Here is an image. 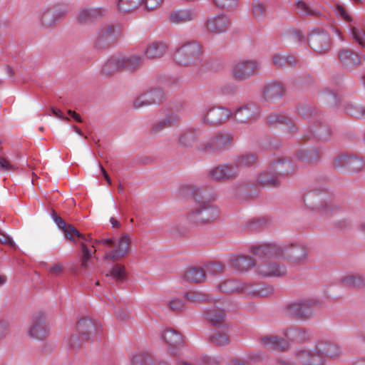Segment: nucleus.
<instances>
[{
  "mask_svg": "<svg viewBox=\"0 0 365 365\" xmlns=\"http://www.w3.org/2000/svg\"><path fill=\"white\" fill-rule=\"evenodd\" d=\"M195 13L191 9H179L171 12L170 22L175 24H181L194 19Z\"/></svg>",
  "mask_w": 365,
  "mask_h": 365,
  "instance_id": "bb28decb",
  "label": "nucleus"
},
{
  "mask_svg": "<svg viewBox=\"0 0 365 365\" xmlns=\"http://www.w3.org/2000/svg\"><path fill=\"white\" fill-rule=\"evenodd\" d=\"M131 238L128 234L122 235L118 240H113L112 249L105 253L104 259L113 262L123 259L130 252Z\"/></svg>",
  "mask_w": 365,
  "mask_h": 365,
  "instance_id": "423d86ee",
  "label": "nucleus"
},
{
  "mask_svg": "<svg viewBox=\"0 0 365 365\" xmlns=\"http://www.w3.org/2000/svg\"><path fill=\"white\" fill-rule=\"evenodd\" d=\"M143 58L138 55L120 56V62L123 68L128 70H133L137 68L141 63Z\"/></svg>",
  "mask_w": 365,
  "mask_h": 365,
  "instance_id": "58836bf2",
  "label": "nucleus"
},
{
  "mask_svg": "<svg viewBox=\"0 0 365 365\" xmlns=\"http://www.w3.org/2000/svg\"><path fill=\"white\" fill-rule=\"evenodd\" d=\"M310 47L319 54L327 53L331 48L329 34L324 29H313L308 36Z\"/></svg>",
  "mask_w": 365,
  "mask_h": 365,
  "instance_id": "39448f33",
  "label": "nucleus"
},
{
  "mask_svg": "<svg viewBox=\"0 0 365 365\" xmlns=\"http://www.w3.org/2000/svg\"><path fill=\"white\" fill-rule=\"evenodd\" d=\"M180 195L190 197L191 207L186 213L187 220L197 225H204L216 220L220 215L218 207L204 200L202 190L197 186L185 185L180 188Z\"/></svg>",
  "mask_w": 365,
  "mask_h": 365,
  "instance_id": "f257e3e1",
  "label": "nucleus"
},
{
  "mask_svg": "<svg viewBox=\"0 0 365 365\" xmlns=\"http://www.w3.org/2000/svg\"><path fill=\"white\" fill-rule=\"evenodd\" d=\"M184 278L191 282H201L205 278V271L201 267H192L186 270Z\"/></svg>",
  "mask_w": 365,
  "mask_h": 365,
  "instance_id": "4c0bfd02",
  "label": "nucleus"
},
{
  "mask_svg": "<svg viewBox=\"0 0 365 365\" xmlns=\"http://www.w3.org/2000/svg\"><path fill=\"white\" fill-rule=\"evenodd\" d=\"M336 14L339 17L347 22L352 21L351 16L349 14L346 9L341 5L336 6Z\"/></svg>",
  "mask_w": 365,
  "mask_h": 365,
  "instance_id": "052dcab7",
  "label": "nucleus"
},
{
  "mask_svg": "<svg viewBox=\"0 0 365 365\" xmlns=\"http://www.w3.org/2000/svg\"><path fill=\"white\" fill-rule=\"evenodd\" d=\"M239 175V169L234 165L222 164L213 168L209 173L210 178L215 181L233 180Z\"/></svg>",
  "mask_w": 365,
  "mask_h": 365,
  "instance_id": "9b49d317",
  "label": "nucleus"
},
{
  "mask_svg": "<svg viewBox=\"0 0 365 365\" xmlns=\"http://www.w3.org/2000/svg\"><path fill=\"white\" fill-rule=\"evenodd\" d=\"M267 121L270 125H284L287 132L295 130L296 123L294 120L286 114L272 113L267 117Z\"/></svg>",
  "mask_w": 365,
  "mask_h": 365,
  "instance_id": "412c9836",
  "label": "nucleus"
},
{
  "mask_svg": "<svg viewBox=\"0 0 365 365\" xmlns=\"http://www.w3.org/2000/svg\"><path fill=\"white\" fill-rule=\"evenodd\" d=\"M215 6L221 9H232L239 5V0H212Z\"/></svg>",
  "mask_w": 365,
  "mask_h": 365,
  "instance_id": "4d7b16f0",
  "label": "nucleus"
},
{
  "mask_svg": "<svg viewBox=\"0 0 365 365\" xmlns=\"http://www.w3.org/2000/svg\"><path fill=\"white\" fill-rule=\"evenodd\" d=\"M347 113L356 118H365V108L361 105H350L346 108Z\"/></svg>",
  "mask_w": 365,
  "mask_h": 365,
  "instance_id": "5fc2aeb1",
  "label": "nucleus"
},
{
  "mask_svg": "<svg viewBox=\"0 0 365 365\" xmlns=\"http://www.w3.org/2000/svg\"><path fill=\"white\" fill-rule=\"evenodd\" d=\"M53 218L57 226L61 229L67 240L76 243L79 240L81 233L73 225L66 223V222L59 216L54 214Z\"/></svg>",
  "mask_w": 365,
  "mask_h": 365,
  "instance_id": "4be33fe9",
  "label": "nucleus"
},
{
  "mask_svg": "<svg viewBox=\"0 0 365 365\" xmlns=\"http://www.w3.org/2000/svg\"><path fill=\"white\" fill-rule=\"evenodd\" d=\"M121 32V27L118 24H108L102 27L98 34L99 41L114 40Z\"/></svg>",
  "mask_w": 365,
  "mask_h": 365,
  "instance_id": "cd10ccee",
  "label": "nucleus"
},
{
  "mask_svg": "<svg viewBox=\"0 0 365 365\" xmlns=\"http://www.w3.org/2000/svg\"><path fill=\"white\" fill-rule=\"evenodd\" d=\"M202 47L195 41L182 45L175 53V60L180 65L190 66L197 65L202 58Z\"/></svg>",
  "mask_w": 365,
  "mask_h": 365,
  "instance_id": "7ed1b4c3",
  "label": "nucleus"
},
{
  "mask_svg": "<svg viewBox=\"0 0 365 365\" xmlns=\"http://www.w3.org/2000/svg\"><path fill=\"white\" fill-rule=\"evenodd\" d=\"M285 335L287 337L292 340H297L299 342L306 341L309 336L307 331L299 329H290L287 330V331L285 333Z\"/></svg>",
  "mask_w": 365,
  "mask_h": 365,
  "instance_id": "de8ad7c7",
  "label": "nucleus"
},
{
  "mask_svg": "<svg viewBox=\"0 0 365 365\" xmlns=\"http://www.w3.org/2000/svg\"><path fill=\"white\" fill-rule=\"evenodd\" d=\"M148 106H150V104L147 101V98H145L144 94H142L136 98L133 103V107L135 108H141Z\"/></svg>",
  "mask_w": 365,
  "mask_h": 365,
  "instance_id": "338daca9",
  "label": "nucleus"
},
{
  "mask_svg": "<svg viewBox=\"0 0 365 365\" xmlns=\"http://www.w3.org/2000/svg\"><path fill=\"white\" fill-rule=\"evenodd\" d=\"M285 93L284 86L279 82L267 83L263 89V98L267 102L275 103L279 101Z\"/></svg>",
  "mask_w": 365,
  "mask_h": 365,
  "instance_id": "6ab92c4d",
  "label": "nucleus"
},
{
  "mask_svg": "<svg viewBox=\"0 0 365 365\" xmlns=\"http://www.w3.org/2000/svg\"><path fill=\"white\" fill-rule=\"evenodd\" d=\"M77 328L80 334L86 337L88 334L91 333L94 325L91 319L83 318L78 321Z\"/></svg>",
  "mask_w": 365,
  "mask_h": 365,
  "instance_id": "8fccbe9b",
  "label": "nucleus"
},
{
  "mask_svg": "<svg viewBox=\"0 0 365 365\" xmlns=\"http://www.w3.org/2000/svg\"><path fill=\"white\" fill-rule=\"evenodd\" d=\"M187 301L193 303L204 302L207 299L205 294L198 292H188L185 297Z\"/></svg>",
  "mask_w": 365,
  "mask_h": 365,
  "instance_id": "bf43d9fd",
  "label": "nucleus"
},
{
  "mask_svg": "<svg viewBox=\"0 0 365 365\" xmlns=\"http://www.w3.org/2000/svg\"><path fill=\"white\" fill-rule=\"evenodd\" d=\"M261 343L268 350H284L289 346L287 340L276 336H263Z\"/></svg>",
  "mask_w": 365,
  "mask_h": 365,
  "instance_id": "a878e982",
  "label": "nucleus"
},
{
  "mask_svg": "<svg viewBox=\"0 0 365 365\" xmlns=\"http://www.w3.org/2000/svg\"><path fill=\"white\" fill-rule=\"evenodd\" d=\"M258 182L262 185L269 187H274L279 185L277 175H276L274 171H270L269 168L260 174L258 178Z\"/></svg>",
  "mask_w": 365,
  "mask_h": 365,
  "instance_id": "f704fd0d",
  "label": "nucleus"
},
{
  "mask_svg": "<svg viewBox=\"0 0 365 365\" xmlns=\"http://www.w3.org/2000/svg\"><path fill=\"white\" fill-rule=\"evenodd\" d=\"M132 363L133 365H151L153 361L150 357L143 358L141 355H136L133 357Z\"/></svg>",
  "mask_w": 365,
  "mask_h": 365,
  "instance_id": "e2e57ef3",
  "label": "nucleus"
},
{
  "mask_svg": "<svg viewBox=\"0 0 365 365\" xmlns=\"http://www.w3.org/2000/svg\"><path fill=\"white\" fill-rule=\"evenodd\" d=\"M67 12L66 8L60 6L43 8L41 10L38 18L41 26L47 29L53 26Z\"/></svg>",
  "mask_w": 365,
  "mask_h": 365,
  "instance_id": "6e6552de",
  "label": "nucleus"
},
{
  "mask_svg": "<svg viewBox=\"0 0 365 365\" xmlns=\"http://www.w3.org/2000/svg\"><path fill=\"white\" fill-rule=\"evenodd\" d=\"M125 274V267L122 264H116L111 268L109 274H107L106 276H112L117 280H121L124 279Z\"/></svg>",
  "mask_w": 365,
  "mask_h": 365,
  "instance_id": "6e6d98bb",
  "label": "nucleus"
},
{
  "mask_svg": "<svg viewBox=\"0 0 365 365\" xmlns=\"http://www.w3.org/2000/svg\"><path fill=\"white\" fill-rule=\"evenodd\" d=\"M252 252L262 259L265 258L269 260L274 257L284 259L295 265L304 264L307 261L306 249L297 245L282 247L274 244H265L253 247Z\"/></svg>",
  "mask_w": 365,
  "mask_h": 365,
  "instance_id": "f03ea898",
  "label": "nucleus"
},
{
  "mask_svg": "<svg viewBox=\"0 0 365 365\" xmlns=\"http://www.w3.org/2000/svg\"><path fill=\"white\" fill-rule=\"evenodd\" d=\"M317 351L322 356L324 365L326 363V357L336 360L339 359L343 354L339 345L327 340L320 341L317 344Z\"/></svg>",
  "mask_w": 365,
  "mask_h": 365,
  "instance_id": "4468645a",
  "label": "nucleus"
},
{
  "mask_svg": "<svg viewBox=\"0 0 365 365\" xmlns=\"http://www.w3.org/2000/svg\"><path fill=\"white\" fill-rule=\"evenodd\" d=\"M298 113L304 118H309L312 115L313 110L309 106L303 105L298 108Z\"/></svg>",
  "mask_w": 365,
  "mask_h": 365,
  "instance_id": "69168bd1",
  "label": "nucleus"
},
{
  "mask_svg": "<svg viewBox=\"0 0 365 365\" xmlns=\"http://www.w3.org/2000/svg\"><path fill=\"white\" fill-rule=\"evenodd\" d=\"M150 91L152 93V96H153L152 98L154 101V103H160L164 100V98L165 97V93L162 89L155 88V89H152Z\"/></svg>",
  "mask_w": 365,
  "mask_h": 365,
  "instance_id": "0e129e2a",
  "label": "nucleus"
},
{
  "mask_svg": "<svg viewBox=\"0 0 365 365\" xmlns=\"http://www.w3.org/2000/svg\"><path fill=\"white\" fill-rule=\"evenodd\" d=\"M179 143L185 147L195 145L199 150V145L205 143V140L199 139L197 132L193 129H187L181 132L179 137Z\"/></svg>",
  "mask_w": 365,
  "mask_h": 365,
  "instance_id": "b1692460",
  "label": "nucleus"
},
{
  "mask_svg": "<svg viewBox=\"0 0 365 365\" xmlns=\"http://www.w3.org/2000/svg\"><path fill=\"white\" fill-rule=\"evenodd\" d=\"M260 68V63L256 59H241L236 61L231 68L232 77L238 81L249 79Z\"/></svg>",
  "mask_w": 365,
  "mask_h": 365,
  "instance_id": "20e7f679",
  "label": "nucleus"
},
{
  "mask_svg": "<svg viewBox=\"0 0 365 365\" xmlns=\"http://www.w3.org/2000/svg\"><path fill=\"white\" fill-rule=\"evenodd\" d=\"M167 48L165 43L155 41L147 47L145 54L148 58H160L165 53Z\"/></svg>",
  "mask_w": 365,
  "mask_h": 365,
  "instance_id": "473e14b6",
  "label": "nucleus"
},
{
  "mask_svg": "<svg viewBox=\"0 0 365 365\" xmlns=\"http://www.w3.org/2000/svg\"><path fill=\"white\" fill-rule=\"evenodd\" d=\"M123 68L122 63L120 62V56H113L103 66L102 72L105 75H110L116 71Z\"/></svg>",
  "mask_w": 365,
  "mask_h": 365,
  "instance_id": "37998d69",
  "label": "nucleus"
},
{
  "mask_svg": "<svg viewBox=\"0 0 365 365\" xmlns=\"http://www.w3.org/2000/svg\"><path fill=\"white\" fill-rule=\"evenodd\" d=\"M270 171H274L276 175H287L293 170L292 165L286 159L280 158L271 163L269 166Z\"/></svg>",
  "mask_w": 365,
  "mask_h": 365,
  "instance_id": "7c9ffc66",
  "label": "nucleus"
},
{
  "mask_svg": "<svg viewBox=\"0 0 365 365\" xmlns=\"http://www.w3.org/2000/svg\"><path fill=\"white\" fill-rule=\"evenodd\" d=\"M205 317L214 325H220L224 320L225 313L219 309L213 308L205 312Z\"/></svg>",
  "mask_w": 365,
  "mask_h": 365,
  "instance_id": "c03bdc74",
  "label": "nucleus"
},
{
  "mask_svg": "<svg viewBox=\"0 0 365 365\" xmlns=\"http://www.w3.org/2000/svg\"><path fill=\"white\" fill-rule=\"evenodd\" d=\"M364 167L365 163L361 158L349 155L346 172H359Z\"/></svg>",
  "mask_w": 365,
  "mask_h": 365,
  "instance_id": "49530a36",
  "label": "nucleus"
},
{
  "mask_svg": "<svg viewBox=\"0 0 365 365\" xmlns=\"http://www.w3.org/2000/svg\"><path fill=\"white\" fill-rule=\"evenodd\" d=\"M339 58L341 63L347 68L359 65L361 62L359 55L349 50L341 51L339 53Z\"/></svg>",
  "mask_w": 365,
  "mask_h": 365,
  "instance_id": "72a5a7b5",
  "label": "nucleus"
},
{
  "mask_svg": "<svg viewBox=\"0 0 365 365\" xmlns=\"http://www.w3.org/2000/svg\"><path fill=\"white\" fill-rule=\"evenodd\" d=\"M257 159V158L255 154L246 153L238 156L233 163L240 170L242 168L252 165Z\"/></svg>",
  "mask_w": 365,
  "mask_h": 365,
  "instance_id": "a19ab883",
  "label": "nucleus"
},
{
  "mask_svg": "<svg viewBox=\"0 0 365 365\" xmlns=\"http://www.w3.org/2000/svg\"><path fill=\"white\" fill-rule=\"evenodd\" d=\"M163 338L168 345L170 354L173 356L178 355L183 345L182 336L175 330L168 329L164 331Z\"/></svg>",
  "mask_w": 365,
  "mask_h": 365,
  "instance_id": "a211bd4d",
  "label": "nucleus"
},
{
  "mask_svg": "<svg viewBox=\"0 0 365 365\" xmlns=\"http://www.w3.org/2000/svg\"><path fill=\"white\" fill-rule=\"evenodd\" d=\"M351 31L353 37L356 42H358L361 46L365 47V31L359 32L355 27L351 29Z\"/></svg>",
  "mask_w": 365,
  "mask_h": 365,
  "instance_id": "680f3d73",
  "label": "nucleus"
},
{
  "mask_svg": "<svg viewBox=\"0 0 365 365\" xmlns=\"http://www.w3.org/2000/svg\"><path fill=\"white\" fill-rule=\"evenodd\" d=\"M257 264L253 258L248 256H239L231 259L230 265L238 271H246Z\"/></svg>",
  "mask_w": 365,
  "mask_h": 365,
  "instance_id": "c85d7f7f",
  "label": "nucleus"
},
{
  "mask_svg": "<svg viewBox=\"0 0 365 365\" xmlns=\"http://www.w3.org/2000/svg\"><path fill=\"white\" fill-rule=\"evenodd\" d=\"M297 157L301 161L313 163L319 159V152L315 148H302L297 152Z\"/></svg>",
  "mask_w": 365,
  "mask_h": 365,
  "instance_id": "e433bc0d",
  "label": "nucleus"
},
{
  "mask_svg": "<svg viewBox=\"0 0 365 365\" xmlns=\"http://www.w3.org/2000/svg\"><path fill=\"white\" fill-rule=\"evenodd\" d=\"M322 303L317 299H309L296 302L290 306V311L302 319H309L313 316L314 310L319 308Z\"/></svg>",
  "mask_w": 365,
  "mask_h": 365,
  "instance_id": "1a4fd4ad",
  "label": "nucleus"
},
{
  "mask_svg": "<svg viewBox=\"0 0 365 365\" xmlns=\"http://www.w3.org/2000/svg\"><path fill=\"white\" fill-rule=\"evenodd\" d=\"M202 360L205 365H219L221 363V359L218 356L206 355L202 356Z\"/></svg>",
  "mask_w": 365,
  "mask_h": 365,
  "instance_id": "774afa93",
  "label": "nucleus"
},
{
  "mask_svg": "<svg viewBox=\"0 0 365 365\" xmlns=\"http://www.w3.org/2000/svg\"><path fill=\"white\" fill-rule=\"evenodd\" d=\"M267 6L258 0H254L252 4V14L257 20H262L266 16Z\"/></svg>",
  "mask_w": 365,
  "mask_h": 365,
  "instance_id": "a18cd8bd",
  "label": "nucleus"
},
{
  "mask_svg": "<svg viewBox=\"0 0 365 365\" xmlns=\"http://www.w3.org/2000/svg\"><path fill=\"white\" fill-rule=\"evenodd\" d=\"M325 194L321 191L312 190L305 194L304 201L306 205L312 210H321L324 209V200Z\"/></svg>",
  "mask_w": 365,
  "mask_h": 365,
  "instance_id": "5701e85b",
  "label": "nucleus"
},
{
  "mask_svg": "<svg viewBox=\"0 0 365 365\" xmlns=\"http://www.w3.org/2000/svg\"><path fill=\"white\" fill-rule=\"evenodd\" d=\"M232 140V136L227 133H218L215 136L205 140L204 144L199 145L202 150L212 152L222 149L229 145Z\"/></svg>",
  "mask_w": 365,
  "mask_h": 365,
  "instance_id": "2eb2a0df",
  "label": "nucleus"
},
{
  "mask_svg": "<svg viewBox=\"0 0 365 365\" xmlns=\"http://www.w3.org/2000/svg\"><path fill=\"white\" fill-rule=\"evenodd\" d=\"M80 246L82 252L80 259L81 268L86 269L88 267V262L91 259L92 256L96 253V250L94 249L93 251L89 250L87 245L83 242H80Z\"/></svg>",
  "mask_w": 365,
  "mask_h": 365,
  "instance_id": "79ce46f5",
  "label": "nucleus"
},
{
  "mask_svg": "<svg viewBox=\"0 0 365 365\" xmlns=\"http://www.w3.org/2000/svg\"><path fill=\"white\" fill-rule=\"evenodd\" d=\"M220 291L226 293H231L234 292H247L250 294L267 297L270 294L272 289L269 287L263 288L261 290L257 291L256 293L252 291H247L245 285L241 282L236 280H226L219 285Z\"/></svg>",
  "mask_w": 365,
  "mask_h": 365,
  "instance_id": "f8f14e48",
  "label": "nucleus"
},
{
  "mask_svg": "<svg viewBox=\"0 0 365 365\" xmlns=\"http://www.w3.org/2000/svg\"><path fill=\"white\" fill-rule=\"evenodd\" d=\"M297 9L298 11L304 15L318 16L319 12L310 8L304 1L299 0L297 1Z\"/></svg>",
  "mask_w": 365,
  "mask_h": 365,
  "instance_id": "864d4df0",
  "label": "nucleus"
},
{
  "mask_svg": "<svg viewBox=\"0 0 365 365\" xmlns=\"http://www.w3.org/2000/svg\"><path fill=\"white\" fill-rule=\"evenodd\" d=\"M273 64L278 68H287L297 64V58L288 53H277L272 56Z\"/></svg>",
  "mask_w": 365,
  "mask_h": 365,
  "instance_id": "c756f323",
  "label": "nucleus"
},
{
  "mask_svg": "<svg viewBox=\"0 0 365 365\" xmlns=\"http://www.w3.org/2000/svg\"><path fill=\"white\" fill-rule=\"evenodd\" d=\"M284 266H280L275 262L264 260L257 267V272L264 277H279L286 274Z\"/></svg>",
  "mask_w": 365,
  "mask_h": 365,
  "instance_id": "aec40b11",
  "label": "nucleus"
},
{
  "mask_svg": "<svg viewBox=\"0 0 365 365\" xmlns=\"http://www.w3.org/2000/svg\"><path fill=\"white\" fill-rule=\"evenodd\" d=\"M343 283L345 286L360 287L364 284V279L359 274H351L346 276L343 279Z\"/></svg>",
  "mask_w": 365,
  "mask_h": 365,
  "instance_id": "3c124183",
  "label": "nucleus"
},
{
  "mask_svg": "<svg viewBox=\"0 0 365 365\" xmlns=\"http://www.w3.org/2000/svg\"><path fill=\"white\" fill-rule=\"evenodd\" d=\"M180 120V116L175 113H170L165 118L158 121L156 124L153 125L151 128V132L153 134H157L166 128L171 127L177 123Z\"/></svg>",
  "mask_w": 365,
  "mask_h": 365,
  "instance_id": "2f4dec72",
  "label": "nucleus"
},
{
  "mask_svg": "<svg viewBox=\"0 0 365 365\" xmlns=\"http://www.w3.org/2000/svg\"><path fill=\"white\" fill-rule=\"evenodd\" d=\"M259 108L255 104H246L232 110V116L238 123H250L259 116Z\"/></svg>",
  "mask_w": 365,
  "mask_h": 365,
  "instance_id": "9d476101",
  "label": "nucleus"
},
{
  "mask_svg": "<svg viewBox=\"0 0 365 365\" xmlns=\"http://www.w3.org/2000/svg\"><path fill=\"white\" fill-rule=\"evenodd\" d=\"M210 339L212 343L217 346H225L230 344L229 336L220 331H217L210 335Z\"/></svg>",
  "mask_w": 365,
  "mask_h": 365,
  "instance_id": "09e8293b",
  "label": "nucleus"
},
{
  "mask_svg": "<svg viewBox=\"0 0 365 365\" xmlns=\"http://www.w3.org/2000/svg\"><path fill=\"white\" fill-rule=\"evenodd\" d=\"M105 10L101 8H84L80 10L78 20L81 24L93 22L102 17Z\"/></svg>",
  "mask_w": 365,
  "mask_h": 365,
  "instance_id": "393cba45",
  "label": "nucleus"
},
{
  "mask_svg": "<svg viewBox=\"0 0 365 365\" xmlns=\"http://www.w3.org/2000/svg\"><path fill=\"white\" fill-rule=\"evenodd\" d=\"M349 155L341 153L338 155L334 160L333 165L335 169L341 172H346V164H348Z\"/></svg>",
  "mask_w": 365,
  "mask_h": 365,
  "instance_id": "603ef678",
  "label": "nucleus"
},
{
  "mask_svg": "<svg viewBox=\"0 0 365 365\" xmlns=\"http://www.w3.org/2000/svg\"><path fill=\"white\" fill-rule=\"evenodd\" d=\"M164 0H143V6L148 11H153L159 9Z\"/></svg>",
  "mask_w": 365,
  "mask_h": 365,
  "instance_id": "13d9d810",
  "label": "nucleus"
},
{
  "mask_svg": "<svg viewBox=\"0 0 365 365\" xmlns=\"http://www.w3.org/2000/svg\"><path fill=\"white\" fill-rule=\"evenodd\" d=\"M312 135L319 140L323 143L327 142L330 138L331 131L329 127L320 124L312 130Z\"/></svg>",
  "mask_w": 365,
  "mask_h": 365,
  "instance_id": "ea45409f",
  "label": "nucleus"
},
{
  "mask_svg": "<svg viewBox=\"0 0 365 365\" xmlns=\"http://www.w3.org/2000/svg\"><path fill=\"white\" fill-rule=\"evenodd\" d=\"M143 0H118V9L124 13H133L143 6Z\"/></svg>",
  "mask_w": 365,
  "mask_h": 365,
  "instance_id": "c9c22d12",
  "label": "nucleus"
},
{
  "mask_svg": "<svg viewBox=\"0 0 365 365\" xmlns=\"http://www.w3.org/2000/svg\"><path fill=\"white\" fill-rule=\"evenodd\" d=\"M297 362L303 365H324V359L317 351V346L314 350L309 349H300L295 354Z\"/></svg>",
  "mask_w": 365,
  "mask_h": 365,
  "instance_id": "ddd939ff",
  "label": "nucleus"
},
{
  "mask_svg": "<svg viewBox=\"0 0 365 365\" xmlns=\"http://www.w3.org/2000/svg\"><path fill=\"white\" fill-rule=\"evenodd\" d=\"M48 329L43 314H36L32 319L29 334L31 338L42 339L47 335Z\"/></svg>",
  "mask_w": 365,
  "mask_h": 365,
  "instance_id": "dca6fc26",
  "label": "nucleus"
},
{
  "mask_svg": "<svg viewBox=\"0 0 365 365\" xmlns=\"http://www.w3.org/2000/svg\"><path fill=\"white\" fill-rule=\"evenodd\" d=\"M205 26L210 33L220 34L229 29L230 21L225 15L214 16L207 19Z\"/></svg>",
  "mask_w": 365,
  "mask_h": 365,
  "instance_id": "f3484780",
  "label": "nucleus"
},
{
  "mask_svg": "<svg viewBox=\"0 0 365 365\" xmlns=\"http://www.w3.org/2000/svg\"><path fill=\"white\" fill-rule=\"evenodd\" d=\"M232 110L223 107H212L201 115V120L214 125L223 123L231 118Z\"/></svg>",
  "mask_w": 365,
  "mask_h": 365,
  "instance_id": "0eeeda50",
  "label": "nucleus"
}]
</instances>
